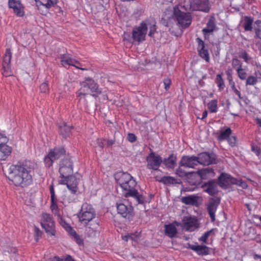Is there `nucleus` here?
I'll use <instances>...</instances> for the list:
<instances>
[{
  "label": "nucleus",
  "mask_w": 261,
  "mask_h": 261,
  "mask_svg": "<svg viewBox=\"0 0 261 261\" xmlns=\"http://www.w3.org/2000/svg\"><path fill=\"white\" fill-rule=\"evenodd\" d=\"M80 88L78 90L77 97L85 96L91 93L93 97H97L101 93V90L95 80L89 77H85L80 83Z\"/></svg>",
  "instance_id": "nucleus-3"
},
{
  "label": "nucleus",
  "mask_w": 261,
  "mask_h": 261,
  "mask_svg": "<svg viewBox=\"0 0 261 261\" xmlns=\"http://www.w3.org/2000/svg\"><path fill=\"white\" fill-rule=\"evenodd\" d=\"M216 27V19L214 16H211L206 23V27L202 30V32L204 35L213 32Z\"/></svg>",
  "instance_id": "nucleus-29"
},
{
  "label": "nucleus",
  "mask_w": 261,
  "mask_h": 261,
  "mask_svg": "<svg viewBox=\"0 0 261 261\" xmlns=\"http://www.w3.org/2000/svg\"><path fill=\"white\" fill-rule=\"evenodd\" d=\"M197 174L203 179H207L214 177L215 173L213 168L207 167L197 171Z\"/></svg>",
  "instance_id": "nucleus-26"
},
{
  "label": "nucleus",
  "mask_w": 261,
  "mask_h": 261,
  "mask_svg": "<svg viewBox=\"0 0 261 261\" xmlns=\"http://www.w3.org/2000/svg\"><path fill=\"white\" fill-rule=\"evenodd\" d=\"M240 58L243 59L248 64H253L254 60L253 58L250 57L249 55L244 50H242L239 55Z\"/></svg>",
  "instance_id": "nucleus-34"
},
{
  "label": "nucleus",
  "mask_w": 261,
  "mask_h": 261,
  "mask_svg": "<svg viewBox=\"0 0 261 261\" xmlns=\"http://www.w3.org/2000/svg\"><path fill=\"white\" fill-rule=\"evenodd\" d=\"M40 90L41 93L48 94L49 93L48 84L46 82L43 83L40 86Z\"/></svg>",
  "instance_id": "nucleus-48"
},
{
  "label": "nucleus",
  "mask_w": 261,
  "mask_h": 261,
  "mask_svg": "<svg viewBox=\"0 0 261 261\" xmlns=\"http://www.w3.org/2000/svg\"><path fill=\"white\" fill-rule=\"evenodd\" d=\"M95 211L92 205L87 203H84L82 206L78 218L81 223L87 225L95 217Z\"/></svg>",
  "instance_id": "nucleus-8"
},
{
  "label": "nucleus",
  "mask_w": 261,
  "mask_h": 261,
  "mask_svg": "<svg viewBox=\"0 0 261 261\" xmlns=\"http://www.w3.org/2000/svg\"><path fill=\"white\" fill-rule=\"evenodd\" d=\"M122 240L125 241H127L129 239L128 234L124 236H122Z\"/></svg>",
  "instance_id": "nucleus-63"
},
{
  "label": "nucleus",
  "mask_w": 261,
  "mask_h": 261,
  "mask_svg": "<svg viewBox=\"0 0 261 261\" xmlns=\"http://www.w3.org/2000/svg\"><path fill=\"white\" fill-rule=\"evenodd\" d=\"M252 258L255 261H261V255L255 253L252 254Z\"/></svg>",
  "instance_id": "nucleus-56"
},
{
  "label": "nucleus",
  "mask_w": 261,
  "mask_h": 261,
  "mask_svg": "<svg viewBox=\"0 0 261 261\" xmlns=\"http://www.w3.org/2000/svg\"><path fill=\"white\" fill-rule=\"evenodd\" d=\"M2 73L4 76L7 77L12 75L13 73L11 70V66H3Z\"/></svg>",
  "instance_id": "nucleus-45"
},
{
  "label": "nucleus",
  "mask_w": 261,
  "mask_h": 261,
  "mask_svg": "<svg viewBox=\"0 0 261 261\" xmlns=\"http://www.w3.org/2000/svg\"><path fill=\"white\" fill-rule=\"evenodd\" d=\"M141 24L144 28L145 30L147 31L148 29H149L148 36L153 37V35L156 32V22L153 19H146L141 22Z\"/></svg>",
  "instance_id": "nucleus-23"
},
{
  "label": "nucleus",
  "mask_w": 261,
  "mask_h": 261,
  "mask_svg": "<svg viewBox=\"0 0 261 261\" xmlns=\"http://www.w3.org/2000/svg\"><path fill=\"white\" fill-rule=\"evenodd\" d=\"M180 225V223L176 221L172 223L165 225V234L170 238L175 237L177 233L176 226H179Z\"/></svg>",
  "instance_id": "nucleus-22"
},
{
  "label": "nucleus",
  "mask_w": 261,
  "mask_h": 261,
  "mask_svg": "<svg viewBox=\"0 0 261 261\" xmlns=\"http://www.w3.org/2000/svg\"><path fill=\"white\" fill-rule=\"evenodd\" d=\"M182 8L179 7L174 8V16L177 20L178 24L182 28L186 29L188 28L192 22V17L189 11H182Z\"/></svg>",
  "instance_id": "nucleus-7"
},
{
  "label": "nucleus",
  "mask_w": 261,
  "mask_h": 261,
  "mask_svg": "<svg viewBox=\"0 0 261 261\" xmlns=\"http://www.w3.org/2000/svg\"><path fill=\"white\" fill-rule=\"evenodd\" d=\"M218 204L219 202H217L215 200H213L208 205L207 211L212 222L215 220V213Z\"/></svg>",
  "instance_id": "nucleus-30"
},
{
  "label": "nucleus",
  "mask_w": 261,
  "mask_h": 261,
  "mask_svg": "<svg viewBox=\"0 0 261 261\" xmlns=\"http://www.w3.org/2000/svg\"><path fill=\"white\" fill-rule=\"evenodd\" d=\"M227 140L228 144L231 147H234L236 145L237 138L235 136H230Z\"/></svg>",
  "instance_id": "nucleus-50"
},
{
  "label": "nucleus",
  "mask_w": 261,
  "mask_h": 261,
  "mask_svg": "<svg viewBox=\"0 0 261 261\" xmlns=\"http://www.w3.org/2000/svg\"><path fill=\"white\" fill-rule=\"evenodd\" d=\"M180 8L186 11L208 13L210 10L209 0H184Z\"/></svg>",
  "instance_id": "nucleus-4"
},
{
  "label": "nucleus",
  "mask_w": 261,
  "mask_h": 261,
  "mask_svg": "<svg viewBox=\"0 0 261 261\" xmlns=\"http://www.w3.org/2000/svg\"><path fill=\"white\" fill-rule=\"evenodd\" d=\"M34 166V163L30 161L18 162L9 167L8 178L16 187H28L33 182L32 173Z\"/></svg>",
  "instance_id": "nucleus-1"
},
{
  "label": "nucleus",
  "mask_w": 261,
  "mask_h": 261,
  "mask_svg": "<svg viewBox=\"0 0 261 261\" xmlns=\"http://www.w3.org/2000/svg\"><path fill=\"white\" fill-rule=\"evenodd\" d=\"M146 34V31L141 23L139 26L133 29L132 37L135 41L142 42L145 40Z\"/></svg>",
  "instance_id": "nucleus-19"
},
{
  "label": "nucleus",
  "mask_w": 261,
  "mask_h": 261,
  "mask_svg": "<svg viewBox=\"0 0 261 261\" xmlns=\"http://www.w3.org/2000/svg\"><path fill=\"white\" fill-rule=\"evenodd\" d=\"M254 29L255 36L261 39V20H256L254 23Z\"/></svg>",
  "instance_id": "nucleus-40"
},
{
  "label": "nucleus",
  "mask_w": 261,
  "mask_h": 261,
  "mask_svg": "<svg viewBox=\"0 0 261 261\" xmlns=\"http://www.w3.org/2000/svg\"><path fill=\"white\" fill-rule=\"evenodd\" d=\"M214 231V229H212L209 231L205 232L200 237L198 238V241L204 244L207 243V240L211 233Z\"/></svg>",
  "instance_id": "nucleus-44"
},
{
  "label": "nucleus",
  "mask_w": 261,
  "mask_h": 261,
  "mask_svg": "<svg viewBox=\"0 0 261 261\" xmlns=\"http://www.w3.org/2000/svg\"><path fill=\"white\" fill-rule=\"evenodd\" d=\"M73 163L70 156L62 159L59 162V178H61L73 174Z\"/></svg>",
  "instance_id": "nucleus-11"
},
{
  "label": "nucleus",
  "mask_w": 261,
  "mask_h": 261,
  "mask_svg": "<svg viewBox=\"0 0 261 261\" xmlns=\"http://www.w3.org/2000/svg\"><path fill=\"white\" fill-rule=\"evenodd\" d=\"M49 191L50 193V209L52 212L58 217L60 218L61 215L59 213V209L57 204L58 199L55 195L54 186L53 184L49 186Z\"/></svg>",
  "instance_id": "nucleus-16"
},
{
  "label": "nucleus",
  "mask_w": 261,
  "mask_h": 261,
  "mask_svg": "<svg viewBox=\"0 0 261 261\" xmlns=\"http://www.w3.org/2000/svg\"><path fill=\"white\" fill-rule=\"evenodd\" d=\"M8 141V138L5 135L0 133V144L7 143Z\"/></svg>",
  "instance_id": "nucleus-55"
},
{
  "label": "nucleus",
  "mask_w": 261,
  "mask_h": 261,
  "mask_svg": "<svg viewBox=\"0 0 261 261\" xmlns=\"http://www.w3.org/2000/svg\"><path fill=\"white\" fill-rule=\"evenodd\" d=\"M58 3V0H47V3H45V6L47 8H50V7L54 6Z\"/></svg>",
  "instance_id": "nucleus-52"
},
{
  "label": "nucleus",
  "mask_w": 261,
  "mask_h": 261,
  "mask_svg": "<svg viewBox=\"0 0 261 261\" xmlns=\"http://www.w3.org/2000/svg\"><path fill=\"white\" fill-rule=\"evenodd\" d=\"M46 261H75L70 255H68L65 258H61L57 256L48 258Z\"/></svg>",
  "instance_id": "nucleus-39"
},
{
  "label": "nucleus",
  "mask_w": 261,
  "mask_h": 261,
  "mask_svg": "<svg viewBox=\"0 0 261 261\" xmlns=\"http://www.w3.org/2000/svg\"><path fill=\"white\" fill-rule=\"evenodd\" d=\"M182 166H179L175 170V173L177 175L180 177H184L188 176L189 174L186 171L181 168Z\"/></svg>",
  "instance_id": "nucleus-46"
},
{
  "label": "nucleus",
  "mask_w": 261,
  "mask_h": 261,
  "mask_svg": "<svg viewBox=\"0 0 261 261\" xmlns=\"http://www.w3.org/2000/svg\"><path fill=\"white\" fill-rule=\"evenodd\" d=\"M237 73L239 77L242 80H244L246 79V77L247 75L246 69L245 68L243 69L242 68V66H239V67L237 69Z\"/></svg>",
  "instance_id": "nucleus-43"
},
{
  "label": "nucleus",
  "mask_w": 261,
  "mask_h": 261,
  "mask_svg": "<svg viewBox=\"0 0 261 261\" xmlns=\"http://www.w3.org/2000/svg\"><path fill=\"white\" fill-rule=\"evenodd\" d=\"M128 236L130 240H132L135 241H136L138 239V236L134 233L128 234Z\"/></svg>",
  "instance_id": "nucleus-58"
},
{
  "label": "nucleus",
  "mask_w": 261,
  "mask_h": 261,
  "mask_svg": "<svg viewBox=\"0 0 261 261\" xmlns=\"http://www.w3.org/2000/svg\"><path fill=\"white\" fill-rule=\"evenodd\" d=\"M207 116V112L206 110H205L202 113V116L201 119L203 120V119L206 118Z\"/></svg>",
  "instance_id": "nucleus-62"
},
{
  "label": "nucleus",
  "mask_w": 261,
  "mask_h": 261,
  "mask_svg": "<svg viewBox=\"0 0 261 261\" xmlns=\"http://www.w3.org/2000/svg\"><path fill=\"white\" fill-rule=\"evenodd\" d=\"M181 202L186 205H191L198 206L202 203V198L201 197L191 195L187 196H184L181 198Z\"/></svg>",
  "instance_id": "nucleus-20"
},
{
  "label": "nucleus",
  "mask_w": 261,
  "mask_h": 261,
  "mask_svg": "<svg viewBox=\"0 0 261 261\" xmlns=\"http://www.w3.org/2000/svg\"><path fill=\"white\" fill-rule=\"evenodd\" d=\"M65 230L73 237L75 241L78 244H80L82 242L79 235L77 234L76 231L69 224L64 222V224L61 223Z\"/></svg>",
  "instance_id": "nucleus-31"
},
{
  "label": "nucleus",
  "mask_w": 261,
  "mask_h": 261,
  "mask_svg": "<svg viewBox=\"0 0 261 261\" xmlns=\"http://www.w3.org/2000/svg\"><path fill=\"white\" fill-rule=\"evenodd\" d=\"M203 187H206V189L205 190V192L211 196H213L217 193L215 182L213 180L204 183Z\"/></svg>",
  "instance_id": "nucleus-33"
},
{
  "label": "nucleus",
  "mask_w": 261,
  "mask_h": 261,
  "mask_svg": "<svg viewBox=\"0 0 261 261\" xmlns=\"http://www.w3.org/2000/svg\"><path fill=\"white\" fill-rule=\"evenodd\" d=\"M181 227L185 231L192 232L199 227V223L195 217H185L180 224Z\"/></svg>",
  "instance_id": "nucleus-13"
},
{
  "label": "nucleus",
  "mask_w": 261,
  "mask_h": 261,
  "mask_svg": "<svg viewBox=\"0 0 261 261\" xmlns=\"http://www.w3.org/2000/svg\"><path fill=\"white\" fill-rule=\"evenodd\" d=\"M257 83V79L254 76H249L246 79V85H254Z\"/></svg>",
  "instance_id": "nucleus-47"
},
{
  "label": "nucleus",
  "mask_w": 261,
  "mask_h": 261,
  "mask_svg": "<svg viewBox=\"0 0 261 261\" xmlns=\"http://www.w3.org/2000/svg\"><path fill=\"white\" fill-rule=\"evenodd\" d=\"M234 185L240 186L243 189H246L248 186L247 183L242 179L236 178V180L235 183H234Z\"/></svg>",
  "instance_id": "nucleus-49"
},
{
  "label": "nucleus",
  "mask_w": 261,
  "mask_h": 261,
  "mask_svg": "<svg viewBox=\"0 0 261 261\" xmlns=\"http://www.w3.org/2000/svg\"><path fill=\"white\" fill-rule=\"evenodd\" d=\"M256 123L259 126L261 127V119L257 118L256 119Z\"/></svg>",
  "instance_id": "nucleus-64"
},
{
  "label": "nucleus",
  "mask_w": 261,
  "mask_h": 261,
  "mask_svg": "<svg viewBox=\"0 0 261 261\" xmlns=\"http://www.w3.org/2000/svg\"><path fill=\"white\" fill-rule=\"evenodd\" d=\"M255 74L256 76H261V66H256L255 70Z\"/></svg>",
  "instance_id": "nucleus-57"
},
{
  "label": "nucleus",
  "mask_w": 261,
  "mask_h": 261,
  "mask_svg": "<svg viewBox=\"0 0 261 261\" xmlns=\"http://www.w3.org/2000/svg\"><path fill=\"white\" fill-rule=\"evenodd\" d=\"M8 6L17 16L22 17L24 15V6L19 0H9Z\"/></svg>",
  "instance_id": "nucleus-17"
},
{
  "label": "nucleus",
  "mask_w": 261,
  "mask_h": 261,
  "mask_svg": "<svg viewBox=\"0 0 261 261\" xmlns=\"http://www.w3.org/2000/svg\"><path fill=\"white\" fill-rule=\"evenodd\" d=\"M207 107L211 113L217 112L218 110L217 100H212L210 101L207 104Z\"/></svg>",
  "instance_id": "nucleus-42"
},
{
  "label": "nucleus",
  "mask_w": 261,
  "mask_h": 261,
  "mask_svg": "<svg viewBox=\"0 0 261 261\" xmlns=\"http://www.w3.org/2000/svg\"><path fill=\"white\" fill-rule=\"evenodd\" d=\"M127 140L131 143L135 142L137 140V137L135 134L133 133H128L127 137Z\"/></svg>",
  "instance_id": "nucleus-53"
},
{
  "label": "nucleus",
  "mask_w": 261,
  "mask_h": 261,
  "mask_svg": "<svg viewBox=\"0 0 261 261\" xmlns=\"http://www.w3.org/2000/svg\"><path fill=\"white\" fill-rule=\"evenodd\" d=\"M159 181L166 185L173 184L176 182V179L171 176H164Z\"/></svg>",
  "instance_id": "nucleus-41"
},
{
  "label": "nucleus",
  "mask_w": 261,
  "mask_h": 261,
  "mask_svg": "<svg viewBox=\"0 0 261 261\" xmlns=\"http://www.w3.org/2000/svg\"><path fill=\"white\" fill-rule=\"evenodd\" d=\"M116 205L117 213L122 217L128 219H130L134 217V207L126 200L124 199L118 201Z\"/></svg>",
  "instance_id": "nucleus-10"
},
{
  "label": "nucleus",
  "mask_w": 261,
  "mask_h": 261,
  "mask_svg": "<svg viewBox=\"0 0 261 261\" xmlns=\"http://www.w3.org/2000/svg\"><path fill=\"white\" fill-rule=\"evenodd\" d=\"M82 178V175L76 172L64 177L60 178L59 184L60 185H66L71 194H75L78 190V185Z\"/></svg>",
  "instance_id": "nucleus-5"
},
{
  "label": "nucleus",
  "mask_w": 261,
  "mask_h": 261,
  "mask_svg": "<svg viewBox=\"0 0 261 261\" xmlns=\"http://www.w3.org/2000/svg\"><path fill=\"white\" fill-rule=\"evenodd\" d=\"M198 165L197 158L196 156L184 155L179 162V166L189 168H194Z\"/></svg>",
  "instance_id": "nucleus-15"
},
{
  "label": "nucleus",
  "mask_w": 261,
  "mask_h": 261,
  "mask_svg": "<svg viewBox=\"0 0 261 261\" xmlns=\"http://www.w3.org/2000/svg\"><path fill=\"white\" fill-rule=\"evenodd\" d=\"M11 57L12 53L10 49H6V53L3 58V65H9L10 64Z\"/></svg>",
  "instance_id": "nucleus-38"
},
{
  "label": "nucleus",
  "mask_w": 261,
  "mask_h": 261,
  "mask_svg": "<svg viewBox=\"0 0 261 261\" xmlns=\"http://www.w3.org/2000/svg\"><path fill=\"white\" fill-rule=\"evenodd\" d=\"M232 133V130L230 128L228 127L225 130L222 131L220 135L218 136V139L220 141L227 140Z\"/></svg>",
  "instance_id": "nucleus-37"
},
{
  "label": "nucleus",
  "mask_w": 261,
  "mask_h": 261,
  "mask_svg": "<svg viewBox=\"0 0 261 261\" xmlns=\"http://www.w3.org/2000/svg\"><path fill=\"white\" fill-rule=\"evenodd\" d=\"M233 92L236 94V95H237L238 96L240 99H243V97L242 96L241 92L237 89H235L234 91H233Z\"/></svg>",
  "instance_id": "nucleus-59"
},
{
  "label": "nucleus",
  "mask_w": 261,
  "mask_h": 261,
  "mask_svg": "<svg viewBox=\"0 0 261 261\" xmlns=\"http://www.w3.org/2000/svg\"><path fill=\"white\" fill-rule=\"evenodd\" d=\"M253 20L250 17L245 16L243 22V27L246 31H250L252 30V23Z\"/></svg>",
  "instance_id": "nucleus-36"
},
{
  "label": "nucleus",
  "mask_w": 261,
  "mask_h": 261,
  "mask_svg": "<svg viewBox=\"0 0 261 261\" xmlns=\"http://www.w3.org/2000/svg\"><path fill=\"white\" fill-rule=\"evenodd\" d=\"M163 83H164V88H165V90L166 91H168L170 87V85L171 84V79L168 77L166 78L164 80Z\"/></svg>",
  "instance_id": "nucleus-51"
},
{
  "label": "nucleus",
  "mask_w": 261,
  "mask_h": 261,
  "mask_svg": "<svg viewBox=\"0 0 261 261\" xmlns=\"http://www.w3.org/2000/svg\"><path fill=\"white\" fill-rule=\"evenodd\" d=\"M72 128L73 127L72 126L67 125L66 123L63 122L59 126V133L64 137H66L70 135Z\"/></svg>",
  "instance_id": "nucleus-32"
},
{
  "label": "nucleus",
  "mask_w": 261,
  "mask_h": 261,
  "mask_svg": "<svg viewBox=\"0 0 261 261\" xmlns=\"http://www.w3.org/2000/svg\"><path fill=\"white\" fill-rule=\"evenodd\" d=\"M176 155L172 153L167 158H164L162 163L167 168L173 169L176 166Z\"/></svg>",
  "instance_id": "nucleus-28"
},
{
  "label": "nucleus",
  "mask_w": 261,
  "mask_h": 261,
  "mask_svg": "<svg viewBox=\"0 0 261 261\" xmlns=\"http://www.w3.org/2000/svg\"><path fill=\"white\" fill-rule=\"evenodd\" d=\"M61 62L62 65H75V64H82L83 63L80 61L75 59L69 55H63L61 57Z\"/></svg>",
  "instance_id": "nucleus-24"
},
{
  "label": "nucleus",
  "mask_w": 261,
  "mask_h": 261,
  "mask_svg": "<svg viewBox=\"0 0 261 261\" xmlns=\"http://www.w3.org/2000/svg\"><path fill=\"white\" fill-rule=\"evenodd\" d=\"M66 150L62 146H56L49 150L46 155L44 158V163L47 168H50L55 161L65 155Z\"/></svg>",
  "instance_id": "nucleus-6"
},
{
  "label": "nucleus",
  "mask_w": 261,
  "mask_h": 261,
  "mask_svg": "<svg viewBox=\"0 0 261 261\" xmlns=\"http://www.w3.org/2000/svg\"><path fill=\"white\" fill-rule=\"evenodd\" d=\"M236 180V178L225 173H222L218 178L219 186L225 189H227L230 186L234 185Z\"/></svg>",
  "instance_id": "nucleus-14"
},
{
  "label": "nucleus",
  "mask_w": 261,
  "mask_h": 261,
  "mask_svg": "<svg viewBox=\"0 0 261 261\" xmlns=\"http://www.w3.org/2000/svg\"><path fill=\"white\" fill-rule=\"evenodd\" d=\"M104 141H105L104 139L98 138L96 140V142H97L98 146L101 149H102L104 147Z\"/></svg>",
  "instance_id": "nucleus-54"
},
{
  "label": "nucleus",
  "mask_w": 261,
  "mask_h": 261,
  "mask_svg": "<svg viewBox=\"0 0 261 261\" xmlns=\"http://www.w3.org/2000/svg\"><path fill=\"white\" fill-rule=\"evenodd\" d=\"M197 42L198 43V51L201 57L204 59L206 61H208L209 56L208 51L206 49H204V43L199 38L196 39Z\"/></svg>",
  "instance_id": "nucleus-25"
},
{
  "label": "nucleus",
  "mask_w": 261,
  "mask_h": 261,
  "mask_svg": "<svg viewBox=\"0 0 261 261\" xmlns=\"http://www.w3.org/2000/svg\"><path fill=\"white\" fill-rule=\"evenodd\" d=\"M146 161L147 168L153 170H158L163 162L161 156L156 154L152 150H150V153L146 156Z\"/></svg>",
  "instance_id": "nucleus-12"
},
{
  "label": "nucleus",
  "mask_w": 261,
  "mask_h": 261,
  "mask_svg": "<svg viewBox=\"0 0 261 261\" xmlns=\"http://www.w3.org/2000/svg\"><path fill=\"white\" fill-rule=\"evenodd\" d=\"M115 140L113 139L108 140L107 141V145L108 146H112L115 143Z\"/></svg>",
  "instance_id": "nucleus-60"
},
{
  "label": "nucleus",
  "mask_w": 261,
  "mask_h": 261,
  "mask_svg": "<svg viewBox=\"0 0 261 261\" xmlns=\"http://www.w3.org/2000/svg\"><path fill=\"white\" fill-rule=\"evenodd\" d=\"M115 178L121 188L124 197H130L135 199L138 203H144V197L136 189L137 182L130 174L127 172H118L115 174Z\"/></svg>",
  "instance_id": "nucleus-2"
},
{
  "label": "nucleus",
  "mask_w": 261,
  "mask_h": 261,
  "mask_svg": "<svg viewBox=\"0 0 261 261\" xmlns=\"http://www.w3.org/2000/svg\"><path fill=\"white\" fill-rule=\"evenodd\" d=\"M222 73L217 74L215 79V83L217 84L218 90L220 91L223 90L225 87L224 81L222 78Z\"/></svg>",
  "instance_id": "nucleus-35"
},
{
  "label": "nucleus",
  "mask_w": 261,
  "mask_h": 261,
  "mask_svg": "<svg viewBox=\"0 0 261 261\" xmlns=\"http://www.w3.org/2000/svg\"><path fill=\"white\" fill-rule=\"evenodd\" d=\"M41 225L48 236H55L56 234L55 223L51 216L47 213H42Z\"/></svg>",
  "instance_id": "nucleus-9"
},
{
  "label": "nucleus",
  "mask_w": 261,
  "mask_h": 261,
  "mask_svg": "<svg viewBox=\"0 0 261 261\" xmlns=\"http://www.w3.org/2000/svg\"><path fill=\"white\" fill-rule=\"evenodd\" d=\"M188 248L195 252L198 255L206 256L211 253L212 249L204 245H191L188 244Z\"/></svg>",
  "instance_id": "nucleus-18"
},
{
  "label": "nucleus",
  "mask_w": 261,
  "mask_h": 261,
  "mask_svg": "<svg viewBox=\"0 0 261 261\" xmlns=\"http://www.w3.org/2000/svg\"><path fill=\"white\" fill-rule=\"evenodd\" d=\"M6 143L0 144V161L6 160L12 152V148L7 145Z\"/></svg>",
  "instance_id": "nucleus-27"
},
{
  "label": "nucleus",
  "mask_w": 261,
  "mask_h": 261,
  "mask_svg": "<svg viewBox=\"0 0 261 261\" xmlns=\"http://www.w3.org/2000/svg\"><path fill=\"white\" fill-rule=\"evenodd\" d=\"M226 73H227V80H228L229 83H231L232 82V81H233L232 77L229 71H227Z\"/></svg>",
  "instance_id": "nucleus-61"
},
{
  "label": "nucleus",
  "mask_w": 261,
  "mask_h": 261,
  "mask_svg": "<svg viewBox=\"0 0 261 261\" xmlns=\"http://www.w3.org/2000/svg\"><path fill=\"white\" fill-rule=\"evenodd\" d=\"M198 164L208 165L215 163L216 158L207 152H202L197 156Z\"/></svg>",
  "instance_id": "nucleus-21"
}]
</instances>
